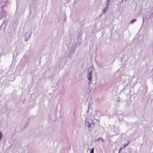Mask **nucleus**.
I'll return each mask as SVG.
<instances>
[{
	"label": "nucleus",
	"mask_w": 153,
	"mask_h": 153,
	"mask_svg": "<svg viewBox=\"0 0 153 153\" xmlns=\"http://www.w3.org/2000/svg\"><path fill=\"white\" fill-rule=\"evenodd\" d=\"M3 134L1 131H0V142L1 141L2 138Z\"/></svg>",
	"instance_id": "5"
},
{
	"label": "nucleus",
	"mask_w": 153,
	"mask_h": 153,
	"mask_svg": "<svg viewBox=\"0 0 153 153\" xmlns=\"http://www.w3.org/2000/svg\"><path fill=\"white\" fill-rule=\"evenodd\" d=\"M76 45V43L73 44L72 43H70L68 46V48L69 50V53L68 54L66 53L64 54L65 57L66 58H69L71 54L74 53L75 51V47Z\"/></svg>",
	"instance_id": "1"
},
{
	"label": "nucleus",
	"mask_w": 153,
	"mask_h": 153,
	"mask_svg": "<svg viewBox=\"0 0 153 153\" xmlns=\"http://www.w3.org/2000/svg\"><path fill=\"white\" fill-rule=\"evenodd\" d=\"M99 111H95L96 113H97V112H98Z\"/></svg>",
	"instance_id": "14"
},
{
	"label": "nucleus",
	"mask_w": 153,
	"mask_h": 153,
	"mask_svg": "<svg viewBox=\"0 0 153 153\" xmlns=\"http://www.w3.org/2000/svg\"><path fill=\"white\" fill-rule=\"evenodd\" d=\"M123 0H122V3H123Z\"/></svg>",
	"instance_id": "15"
},
{
	"label": "nucleus",
	"mask_w": 153,
	"mask_h": 153,
	"mask_svg": "<svg viewBox=\"0 0 153 153\" xmlns=\"http://www.w3.org/2000/svg\"><path fill=\"white\" fill-rule=\"evenodd\" d=\"M137 21L136 19H134L132 20L130 22V23L131 24H133L134 22H135Z\"/></svg>",
	"instance_id": "6"
},
{
	"label": "nucleus",
	"mask_w": 153,
	"mask_h": 153,
	"mask_svg": "<svg viewBox=\"0 0 153 153\" xmlns=\"http://www.w3.org/2000/svg\"><path fill=\"white\" fill-rule=\"evenodd\" d=\"M90 153H94V149H93L91 150Z\"/></svg>",
	"instance_id": "12"
},
{
	"label": "nucleus",
	"mask_w": 153,
	"mask_h": 153,
	"mask_svg": "<svg viewBox=\"0 0 153 153\" xmlns=\"http://www.w3.org/2000/svg\"><path fill=\"white\" fill-rule=\"evenodd\" d=\"M108 8L107 7H105L103 10V12L104 13H105L107 10Z\"/></svg>",
	"instance_id": "8"
},
{
	"label": "nucleus",
	"mask_w": 153,
	"mask_h": 153,
	"mask_svg": "<svg viewBox=\"0 0 153 153\" xmlns=\"http://www.w3.org/2000/svg\"><path fill=\"white\" fill-rule=\"evenodd\" d=\"M130 143V142L129 141H128L127 143H126V144H124V146L123 147H124H124H125L127 146Z\"/></svg>",
	"instance_id": "7"
},
{
	"label": "nucleus",
	"mask_w": 153,
	"mask_h": 153,
	"mask_svg": "<svg viewBox=\"0 0 153 153\" xmlns=\"http://www.w3.org/2000/svg\"><path fill=\"white\" fill-rule=\"evenodd\" d=\"M27 35L29 37L30 36V34L28 33V32H27V33H26V34L25 36L26 37Z\"/></svg>",
	"instance_id": "10"
},
{
	"label": "nucleus",
	"mask_w": 153,
	"mask_h": 153,
	"mask_svg": "<svg viewBox=\"0 0 153 153\" xmlns=\"http://www.w3.org/2000/svg\"><path fill=\"white\" fill-rule=\"evenodd\" d=\"M94 124L93 123H91L89 122L86 120L85 123V126L86 128H88L89 130L91 131L92 129L91 128H93L94 126Z\"/></svg>",
	"instance_id": "2"
},
{
	"label": "nucleus",
	"mask_w": 153,
	"mask_h": 153,
	"mask_svg": "<svg viewBox=\"0 0 153 153\" xmlns=\"http://www.w3.org/2000/svg\"><path fill=\"white\" fill-rule=\"evenodd\" d=\"M92 70H91L90 71H88V73L87 74V78L88 79V84H90L92 82Z\"/></svg>",
	"instance_id": "3"
},
{
	"label": "nucleus",
	"mask_w": 153,
	"mask_h": 153,
	"mask_svg": "<svg viewBox=\"0 0 153 153\" xmlns=\"http://www.w3.org/2000/svg\"><path fill=\"white\" fill-rule=\"evenodd\" d=\"M123 148H124V147H122V148H121L119 149L118 153H120V152L121 151L122 149H123Z\"/></svg>",
	"instance_id": "13"
},
{
	"label": "nucleus",
	"mask_w": 153,
	"mask_h": 153,
	"mask_svg": "<svg viewBox=\"0 0 153 153\" xmlns=\"http://www.w3.org/2000/svg\"><path fill=\"white\" fill-rule=\"evenodd\" d=\"M100 140H101L102 142L103 141V139L101 138H100L97 139V140H96V141H99Z\"/></svg>",
	"instance_id": "11"
},
{
	"label": "nucleus",
	"mask_w": 153,
	"mask_h": 153,
	"mask_svg": "<svg viewBox=\"0 0 153 153\" xmlns=\"http://www.w3.org/2000/svg\"><path fill=\"white\" fill-rule=\"evenodd\" d=\"M129 105V102H127L126 103V107H128Z\"/></svg>",
	"instance_id": "9"
},
{
	"label": "nucleus",
	"mask_w": 153,
	"mask_h": 153,
	"mask_svg": "<svg viewBox=\"0 0 153 153\" xmlns=\"http://www.w3.org/2000/svg\"><path fill=\"white\" fill-rule=\"evenodd\" d=\"M110 2V0H107L106 1V3L105 5V7L108 8L109 6V3Z\"/></svg>",
	"instance_id": "4"
}]
</instances>
